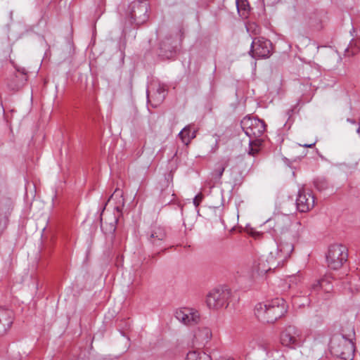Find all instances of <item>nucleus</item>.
Returning a JSON list of instances; mask_svg holds the SVG:
<instances>
[{
	"mask_svg": "<svg viewBox=\"0 0 360 360\" xmlns=\"http://www.w3.org/2000/svg\"><path fill=\"white\" fill-rule=\"evenodd\" d=\"M195 335L201 341H207L211 338L212 333L209 328L204 327L199 328Z\"/></svg>",
	"mask_w": 360,
	"mask_h": 360,
	"instance_id": "nucleus-20",
	"label": "nucleus"
},
{
	"mask_svg": "<svg viewBox=\"0 0 360 360\" xmlns=\"http://www.w3.org/2000/svg\"><path fill=\"white\" fill-rule=\"evenodd\" d=\"M316 144V141L311 143H309V144H303V145H300L301 146H303L304 148H313Z\"/></svg>",
	"mask_w": 360,
	"mask_h": 360,
	"instance_id": "nucleus-29",
	"label": "nucleus"
},
{
	"mask_svg": "<svg viewBox=\"0 0 360 360\" xmlns=\"http://www.w3.org/2000/svg\"><path fill=\"white\" fill-rule=\"evenodd\" d=\"M274 221L275 224L274 226V229L276 232L281 233V237L279 241H281V238L283 237L285 233H289L291 234V238H294L295 241L296 240L295 236L290 231L288 230V228L290 225V219L289 216L288 215H277L275 216L272 219H269L268 221L269 223H271Z\"/></svg>",
	"mask_w": 360,
	"mask_h": 360,
	"instance_id": "nucleus-10",
	"label": "nucleus"
},
{
	"mask_svg": "<svg viewBox=\"0 0 360 360\" xmlns=\"http://www.w3.org/2000/svg\"><path fill=\"white\" fill-rule=\"evenodd\" d=\"M117 222V219L115 217H114L112 221L110 223V231L114 232L115 231Z\"/></svg>",
	"mask_w": 360,
	"mask_h": 360,
	"instance_id": "nucleus-27",
	"label": "nucleus"
},
{
	"mask_svg": "<svg viewBox=\"0 0 360 360\" xmlns=\"http://www.w3.org/2000/svg\"><path fill=\"white\" fill-rule=\"evenodd\" d=\"M147 236L149 242L153 246L160 247L165 240L166 233L164 228L160 226H153L148 231Z\"/></svg>",
	"mask_w": 360,
	"mask_h": 360,
	"instance_id": "nucleus-14",
	"label": "nucleus"
},
{
	"mask_svg": "<svg viewBox=\"0 0 360 360\" xmlns=\"http://www.w3.org/2000/svg\"><path fill=\"white\" fill-rule=\"evenodd\" d=\"M294 243L295 238H291V234L285 233L281 238V241L277 244L276 248L271 251L266 257L268 266H259L260 271L267 273L283 265L294 250Z\"/></svg>",
	"mask_w": 360,
	"mask_h": 360,
	"instance_id": "nucleus-1",
	"label": "nucleus"
},
{
	"mask_svg": "<svg viewBox=\"0 0 360 360\" xmlns=\"http://www.w3.org/2000/svg\"><path fill=\"white\" fill-rule=\"evenodd\" d=\"M330 347L336 355L341 356L342 358H345L346 355L350 354L354 351L353 342L345 336L334 338L331 340Z\"/></svg>",
	"mask_w": 360,
	"mask_h": 360,
	"instance_id": "nucleus-7",
	"label": "nucleus"
},
{
	"mask_svg": "<svg viewBox=\"0 0 360 360\" xmlns=\"http://www.w3.org/2000/svg\"><path fill=\"white\" fill-rule=\"evenodd\" d=\"M347 249L340 244L330 246L326 256L328 265L330 269H338L347 260Z\"/></svg>",
	"mask_w": 360,
	"mask_h": 360,
	"instance_id": "nucleus-5",
	"label": "nucleus"
},
{
	"mask_svg": "<svg viewBox=\"0 0 360 360\" xmlns=\"http://www.w3.org/2000/svg\"><path fill=\"white\" fill-rule=\"evenodd\" d=\"M259 266L262 267V266H268V264L266 263V258H260L259 260V262H258V264H257V273L259 274H265L266 273H262L259 270Z\"/></svg>",
	"mask_w": 360,
	"mask_h": 360,
	"instance_id": "nucleus-25",
	"label": "nucleus"
},
{
	"mask_svg": "<svg viewBox=\"0 0 360 360\" xmlns=\"http://www.w3.org/2000/svg\"><path fill=\"white\" fill-rule=\"evenodd\" d=\"M287 310L286 302L281 297H276L271 301L257 304L255 314L260 322L272 323L284 316Z\"/></svg>",
	"mask_w": 360,
	"mask_h": 360,
	"instance_id": "nucleus-2",
	"label": "nucleus"
},
{
	"mask_svg": "<svg viewBox=\"0 0 360 360\" xmlns=\"http://www.w3.org/2000/svg\"><path fill=\"white\" fill-rule=\"evenodd\" d=\"M261 141L259 139H250L248 154L255 155L259 150Z\"/></svg>",
	"mask_w": 360,
	"mask_h": 360,
	"instance_id": "nucleus-21",
	"label": "nucleus"
},
{
	"mask_svg": "<svg viewBox=\"0 0 360 360\" xmlns=\"http://www.w3.org/2000/svg\"><path fill=\"white\" fill-rule=\"evenodd\" d=\"M360 50V41L352 40L351 41L349 46L347 48L346 51L348 54L354 55L357 53Z\"/></svg>",
	"mask_w": 360,
	"mask_h": 360,
	"instance_id": "nucleus-22",
	"label": "nucleus"
},
{
	"mask_svg": "<svg viewBox=\"0 0 360 360\" xmlns=\"http://www.w3.org/2000/svg\"><path fill=\"white\" fill-rule=\"evenodd\" d=\"M175 317L184 325L192 326L198 323L199 312L193 308H180L175 312Z\"/></svg>",
	"mask_w": 360,
	"mask_h": 360,
	"instance_id": "nucleus-9",
	"label": "nucleus"
},
{
	"mask_svg": "<svg viewBox=\"0 0 360 360\" xmlns=\"http://www.w3.org/2000/svg\"><path fill=\"white\" fill-rule=\"evenodd\" d=\"M8 221L7 216L0 214V234L6 229Z\"/></svg>",
	"mask_w": 360,
	"mask_h": 360,
	"instance_id": "nucleus-24",
	"label": "nucleus"
},
{
	"mask_svg": "<svg viewBox=\"0 0 360 360\" xmlns=\"http://www.w3.org/2000/svg\"><path fill=\"white\" fill-rule=\"evenodd\" d=\"M148 4L145 1L139 0L132 4L131 18L137 23L143 22L148 18Z\"/></svg>",
	"mask_w": 360,
	"mask_h": 360,
	"instance_id": "nucleus-13",
	"label": "nucleus"
},
{
	"mask_svg": "<svg viewBox=\"0 0 360 360\" xmlns=\"http://www.w3.org/2000/svg\"><path fill=\"white\" fill-rule=\"evenodd\" d=\"M196 131L195 130H191V126L188 125L185 127L179 134L180 139L182 142L188 145L192 139H193L196 136Z\"/></svg>",
	"mask_w": 360,
	"mask_h": 360,
	"instance_id": "nucleus-16",
	"label": "nucleus"
},
{
	"mask_svg": "<svg viewBox=\"0 0 360 360\" xmlns=\"http://www.w3.org/2000/svg\"><path fill=\"white\" fill-rule=\"evenodd\" d=\"M315 186L319 191L325 190L328 188V184L327 181L323 179H316L314 182Z\"/></svg>",
	"mask_w": 360,
	"mask_h": 360,
	"instance_id": "nucleus-23",
	"label": "nucleus"
},
{
	"mask_svg": "<svg viewBox=\"0 0 360 360\" xmlns=\"http://www.w3.org/2000/svg\"><path fill=\"white\" fill-rule=\"evenodd\" d=\"M103 222L101 221V227H103Z\"/></svg>",
	"mask_w": 360,
	"mask_h": 360,
	"instance_id": "nucleus-32",
	"label": "nucleus"
},
{
	"mask_svg": "<svg viewBox=\"0 0 360 360\" xmlns=\"http://www.w3.org/2000/svg\"><path fill=\"white\" fill-rule=\"evenodd\" d=\"M202 198H203V195L202 193H198L197 195H195V197L193 199V204L195 207H198L200 203L201 202V201L202 200Z\"/></svg>",
	"mask_w": 360,
	"mask_h": 360,
	"instance_id": "nucleus-26",
	"label": "nucleus"
},
{
	"mask_svg": "<svg viewBox=\"0 0 360 360\" xmlns=\"http://www.w3.org/2000/svg\"><path fill=\"white\" fill-rule=\"evenodd\" d=\"M271 43L264 38H255L251 44L250 53L255 58H268L271 55Z\"/></svg>",
	"mask_w": 360,
	"mask_h": 360,
	"instance_id": "nucleus-8",
	"label": "nucleus"
},
{
	"mask_svg": "<svg viewBox=\"0 0 360 360\" xmlns=\"http://www.w3.org/2000/svg\"><path fill=\"white\" fill-rule=\"evenodd\" d=\"M217 360H233V359L231 358H227V357H220Z\"/></svg>",
	"mask_w": 360,
	"mask_h": 360,
	"instance_id": "nucleus-31",
	"label": "nucleus"
},
{
	"mask_svg": "<svg viewBox=\"0 0 360 360\" xmlns=\"http://www.w3.org/2000/svg\"><path fill=\"white\" fill-rule=\"evenodd\" d=\"M304 341L305 338L302 331L294 326L286 327L280 335L281 345L289 348L300 347Z\"/></svg>",
	"mask_w": 360,
	"mask_h": 360,
	"instance_id": "nucleus-3",
	"label": "nucleus"
},
{
	"mask_svg": "<svg viewBox=\"0 0 360 360\" xmlns=\"http://www.w3.org/2000/svg\"><path fill=\"white\" fill-rule=\"evenodd\" d=\"M174 194L171 189H165L161 191L160 200L162 204L167 205L174 200Z\"/></svg>",
	"mask_w": 360,
	"mask_h": 360,
	"instance_id": "nucleus-19",
	"label": "nucleus"
},
{
	"mask_svg": "<svg viewBox=\"0 0 360 360\" xmlns=\"http://www.w3.org/2000/svg\"><path fill=\"white\" fill-rule=\"evenodd\" d=\"M186 360H212L209 354L202 351H191L186 357Z\"/></svg>",
	"mask_w": 360,
	"mask_h": 360,
	"instance_id": "nucleus-18",
	"label": "nucleus"
},
{
	"mask_svg": "<svg viewBox=\"0 0 360 360\" xmlns=\"http://www.w3.org/2000/svg\"><path fill=\"white\" fill-rule=\"evenodd\" d=\"M297 210L301 212L310 210L314 205V198L309 192L300 190L296 199Z\"/></svg>",
	"mask_w": 360,
	"mask_h": 360,
	"instance_id": "nucleus-11",
	"label": "nucleus"
},
{
	"mask_svg": "<svg viewBox=\"0 0 360 360\" xmlns=\"http://www.w3.org/2000/svg\"><path fill=\"white\" fill-rule=\"evenodd\" d=\"M224 169H225V165H223L219 166L218 167H217L215 169V172L217 173L219 178H220L222 176Z\"/></svg>",
	"mask_w": 360,
	"mask_h": 360,
	"instance_id": "nucleus-28",
	"label": "nucleus"
},
{
	"mask_svg": "<svg viewBox=\"0 0 360 360\" xmlns=\"http://www.w3.org/2000/svg\"><path fill=\"white\" fill-rule=\"evenodd\" d=\"M231 292L225 288H215L210 291L206 297V304L209 309L218 310L229 305Z\"/></svg>",
	"mask_w": 360,
	"mask_h": 360,
	"instance_id": "nucleus-4",
	"label": "nucleus"
},
{
	"mask_svg": "<svg viewBox=\"0 0 360 360\" xmlns=\"http://www.w3.org/2000/svg\"><path fill=\"white\" fill-rule=\"evenodd\" d=\"M13 321V311L8 308L0 307V336L6 333L11 327Z\"/></svg>",
	"mask_w": 360,
	"mask_h": 360,
	"instance_id": "nucleus-15",
	"label": "nucleus"
},
{
	"mask_svg": "<svg viewBox=\"0 0 360 360\" xmlns=\"http://www.w3.org/2000/svg\"><path fill=\"white\" fill-rule=\"evenodd\" d=\"M333 289L331 279L329 276H325L320 279L314 281L309 286L311 293H330Z\"/></svg>",
	"mask_w": 360,
	"mask_h": 360,
	"instance_id": "nucleus-12",
	"label": "nucleus"
},
{
	"mask_svg": "<svg viewBox=\"0 0 360 360\" xmlns=\"http://www.w3.org/2000/svg\"><path fill=\"white\" fill-rule=\"evenodd\" d=\"M241 127L250 139H259L266 128L264 121L250 117H245L242 120Z\"/></svg>",
	"mask_w": 360,
	"mask_h": 360,
	"instance_id": "nucleus-6",
	"label": "nucleus"
},
{
	"mask_svg": "<svg viewBox=\"0 0 360 360\" xmlns=\"http://www.w3.org/2000/svg\"><path fill=\"white\" fill-rule=\"evenodd\" d=\"M347 121L352 124H356V121L352 119L348 118Z\"/></svg>",
	"mask_w": 360,
	"mask_h": 360,
	"instance_id": "nucleus-30",
	"label": "nucleus"
},
{
	"mask_svg": "<svg viewBox=\"0 0 360 360\" xmlns=\"http://www.w3.org/2000/svg\"><path fill=\"white\" fill-rule=\"evenodd\" d=\"M303 274L300 271H298L297 274L288 276V288L290 289H295L299 287L303 283Z\"/></svg>",
	"mask_w": 360,
	"mask_h": 360,
	"instance_id": "nucleus-17",
	"label": "nucleus"
}]
</instances>
